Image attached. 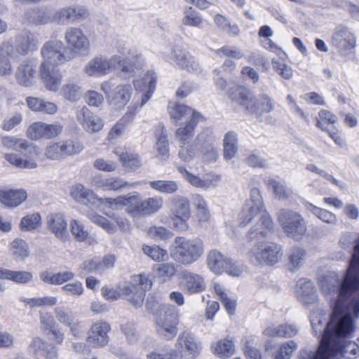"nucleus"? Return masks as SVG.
I'll list each match as a JSON object with an SVG mask.
<instances>
[{"label":"nucleus","instance_id":"f257e3e1","mask_svg":"<svg viewBox=\"0 0 359 359\" xmlns=\"http://www.w3.org/2000/svg\"><path fill=\"white\" fill-rule=\"evenodd\" d=\"M353 250L342 280L335 274H330L319 280L321 292L331 302L332 313L328 322L323 311H315L311 314L313 333L320 339L316 352L308 351L313 355L321 356L324 353H320V350L325 337L332 333L337 335L352 313L359 317V238Z\"/></svg>","mask_w":359,"mask_h":359},{"label":"nucleus","instance_id":"f03ea898","mask_svg":"<svg viewBox=\"0 0 359 359\" xmlns=\"http://www.w3.org/2000/svg\"><path fill=\"white\" fill-rule=\"evenodd\" d=\"M355 318H357L352 313L337 335L332 334L325 337L320 350V353L323 351V358L331 359L338 354H341L346 359H355L359 357L358 344L346 339L354 331Z\"/></svg>","mask_w":359,"mask_h":359},{"label":"nucleus","instance_id":"7ed1b4c3","mask_svg":"<svg viewBox=\"0 0 359 359\" xmlns=\"http://www.w3.org/2000/svg\"><path fill=\"white\" fill-rule=\"evenodd\" d=\"M137 60L138 57L130 60L119 55H114L109 60L97 57L88 62L85 67V72L89 76L104 75L114 69L120 71L126 78H130L135 76V69L142 67V65Z\"/></svg>","mask_w":359,"mask_h":359},{"label":"nucleus","instance_id":"20e7f679","mask_svg":"<svg viewBox=\"0 0 359 359\" xmlns=\"http://www.w3.org/2000/svg\"><path fill=\"white\" fill-rule=\"evenodd\" d=\"M203 252V243L200 239L188 240L184 237H176L170 255L177 262L187 265L198 260Z\"/></svg>","mask_w":359,"mask_h":359},{"label":"nucleus","instance_id":"39448f33","mask_svg":"<svg viewBox=\"0 0 359 359\" xmlns=\"http://www.w3.org/2000/svg\"><path fill=\"white\" fill-rule=\"evenodd\" d=\"M283 255L282 247L273 242H257L248 252L250 262L257 266H273Z\"/></svg>","mask_w":359,"mask_h":359},{"label":"nucleus","instance_id":"423d86ee","mask_svg":"<svg viewBox=\"0 0 359 359\" xmlns=\"http://www.w3.org/2000/svg\"><path fill=\"white\" fill-rule=\"evenodd\" d=\"M228 96L248 111L258 115L269 113L273 108V102L269 97L263 95L259 100H257L252 91H229Z\"/></svg>","mask_w":359,"mask_h":359},{"label":"nucleus","instance_id":"0eeeda50","mask_svg":"<svg viewBox=\"0 0 359 359\" xmlns=\"http://www.w3.org/2000/svg\"><path fill=\"white\" fill-rule=\"evenodd\" d=\"M278 220L287 236L300 240L307 231L306 224L303 217L298 212L289 210H280Z\"/></svg>","mask_w":359,"mask_h":359},{"label":"nucleus","instance_id":"6e6552de","mask_svg":"<svg viewBox=\"0 0 359 359\" xmlns=\"http://www.w3.org/2000/svg\"><path fill=\"white\" fill-rule=\"evenodd\" d=\"M155 323L156 333L161 339L169 341L177 336L178 319L174 307H162L161 313L155 318Z\"/></svg>","mask_w":359,"mask_h":359},{"label":"nucleus","instance_id":"1a4fd4ad","mask_svg":"<svg viewBox=\"0 0 359 359\" xmlns=\"http://www.w3.org/2000/svg\"><path fill=\"white\" fill-rule=\"evenodd\" d=\"M83 148V144L79 141L62 140L50 143L45 149L44 155L50 160H60L67 156L79 154Z\"/></svg>","mask_w":359,"mask_h":359},{"label":"nucleus","instance_id":"9d476101","mask_svg":"<svg viewBox=\"0 0 359 359\" xmlns=\"http://www.w3.org/2000/svg\"><path fill=\"white\" fill-rule=\"evenodd\" d=\"M65 48L61 41H48L43 46L41 54L43 58L41 64L49 67H57L65 63L67 57L64 54Z\"/></svg>","mask_w":359,"mask_h":359},{"label":"nucleus","instance_id":"9b49d317","mask_svg":"<svg viewBox=\"0 0 359 359\" xmlns=\"http://www.w3.org/2000/svg\"><path fill=\"white\" fill-rule=\"evenodd\" d=\"M175 346L178 355H188L192 359L198 356L202 349L201 342L188 331L179 334Z\"/></svg>","mask_w":359,"mask_h":359},{"label":"nucleus","instance_id":"f8f14e48","mask_svg":"<svg viewBox=\"0 0 359 359\" xmlns=\"http://www.w3.org/2000/svg\"><path fill=\"white\" fill-rule=\"evenodd\" d=\"M263 208L262 197L259 189H252L250 201L245 204L240 215V225L246 226L255 217L262 212Z\"/></svg>","mask_w":359,"mask_h":359},{"label":"nucleus","instance_id":"ddd939ff","mask_svg":"<svg viewBox=\"0 0 359 359\" xmlns=\"http://www.w3.org/2000/svg\"><path fill=\"white\" fill-rule=\"evenodd\" d=\"M109 203L122 204L126 205L127 212L133 217L140 218L147 215L144 200H142L139 194L130 196H121L117 198H107Z\"/></svg>","mask_w":359,"mask_h":359},{"label":"nucleus","instance_id":"4468645a","mask_svg":"<svg viewBox=\"0 0 359 359\" xmlns=\"http://www.w3.org/2000/svg\"><path fill=\"white\" fill-rule=\"evenodd\" d=\"M63 126L60 123L48 124L43 122L33 123L27 130L28 136L34 140L52 139L62 133Z\"/></svg>","mask_w":359,"mask_h":359},{"label":"nucleus","instance_id":"2eb2a0df","mask_svg":"<svg viewBox=\"0 0 359 359\" xmlns=\"http://www.w3.org/2000/svg\"><path fill=\"white\" fill-rule=\"evenodd\" d=\"M180 286L185 292L193 294L204 291L206 283L201 275L184 270L180 275Z\"/></svg>","mask_w":359,"mask_h":359},{"label":"nucleus","instance_id":"dca6fc26","mask_svg":"<svg viewBox=\"0 0 359 359\" xmlns=\"http://www.w3.org/2000/svg\"><path fill=\"white\" fill-rule=\"evenodd\" d=\"M111 330L110 325L105 321H97L93 324L88 332L87 342L94 348L105 346L109 341L108 333Z\"/></svg>","mask_w":359,"mask_h":359},{"label":"nucleus","instance_id":"f3484780","mask_svg":"<svg viewBox=\"0 0 359 359\" xmlns=\"http://www.w3.org/2000/svg\"><path fill=\"white\" fill-rule=\"evenodd\" d=\"M76 120L82 128L88 133H96L103 127L102 121L87 107L83 106L77 109Z\"/></svg>","mask_w":359,"mask_h":359},{"label":"nucleus","instance_id":"a211bd4d","mask_svg":"<svg viewBox=\"0 0 359 359\" xmlns=\"http://www.w3.org/2000/svg\"><path fill=\"white\" fill-rule=\"evenodd\" d=\"M332 44L341 53L348 52L354 48L355 39L348 28L337 27L332 37Z\"/></svg>","mask_w":359,"mask_h":359},{"label":"nucleus","instance_id":"6ab92c4d","mask_svg":"<svg viewBox=\"0 0 359 359\" xmlns=\"http://www.w3.org/2000/svg\"><path fill=\"white\" fill-rule=\"evenodd\" d=\"M87 15V10L82 6H69L54 11L55 22L62 25L74 22L86 18Z\"/></svg>","mask_w":359,"mask_h":359},{"label":"nucleus","instance_id":"aec40b11","mask_svg":"<svg viewBox=\"0 0 359 359\" xmlns=\"http://www.w3.org/2000/svg\"><path fill=\"white\" fill-rule=\"evenodd\" d=\"M92 184L97 188L104 191H117L123 188L135 187L140 182L130 183L119 177L103 178L100 175H95L92 179Z\"/></svg>","mask_w":359,"mask_h":359},{"label":"nucleus","instance_id":"412c9836","mask_svg":"<svg viewBox=\"0 0 359 359\" xmlns=\"http://www.w3.org/2000/svg\"><path fill=\"white\" fill-rule=\"evenodd\" d=\"M168 60L174 61L177 66L188 72L196 71L198 67V64L196 62L195 58L189 52L177 46L172 48L170 55Z\"/></svg>","mask_w":359,"mask_h":359},{"label":"nucleus","instance_id":"4be33fe9","mask_svg":"<svg viewBox=\"0 0 359 359\" xmlns=\"http://www.w3.org/2000/svg\"><path fill=\"white\" fill-rule=\"evenodd\" d=\"M65 39L67 45L76 51H88L89 49V41L79 28L68 27Z\"/></svg>","mask_w":359,"mask_h":359},{"label":"nucleus","instance_id":"5701e85b","mask_svg":"<svg viewBox=\"0 0 359 359\" xmlns=\"http://www.w3.org/2000/svg\"><path fill=\"white\" fill-rule=\"evenodd\" d=\"M39 74L47 90H58L62 83V76L56 67H49L46 64H41Z\"/></svg>","mask_w":359,"mask_h":359},{"label":"nucleus","instance_id":"b1692460","mask_svg":"<svg viewBox=\"0 0 359 359\" xmlns=\"http://www.w3.org/2000/svg\"><path fill=\"white\" fill-rule=\"evenodd\" d=\"M48 229L59 239L65 241L69 236L67 221L61 213L53 212L46 217Z\"/></svg>","mask_w":359,"mask_h":359},{"label":"nucleus","instance_id":"393cba45","mask_svg":"<svg viewBox=\"0 0 359 359\" xmlns=\"http://www.w3.org/2000/svg\"><path fill=\"white\" fill-rule=\"evenodd\" d=\"M273 222L271 217L266 212L261 213L259 220L252 227L246 235L248 241L258 240L266 236L267 231L272 229Z\"/></svg>","mask_w":359,"mask_h":359},{"label":"nucleus","instance_id":"a878e982","mask_svg":"<svg viewBox=\"0 0 359 359\" xmlns=\"http://www.w3.org/2000/svg\"><path fill=\"white\" fill-rule=\"evenodd\" d=\"M27 198L25 190L7 189L0 187V203L8 208H14L21 205Z\"/></svg>","mask_w":359,"mask_h":359},{"label":"nucleus","instance_id":"bb28decb","mask_svg":"<svg viewBox=\"0 0 359 359\" xmlns=\"http://www.w3.org/2000/svg\"><path fill=\"white\" fill-rule=\"evenodd\" d=\"M36 73V65L32 60L23 61L17 69L15 78L18 83L25 87L32 85Z\"/></svg>","mask_w":359,"mask_h":359},{"label":"nucleus","instance_id":"cd10ccee","mask_svg":"<svg viewBox=\"0 0 359 359\" xmlns=\"http://www.w3.org/2000/svg\"><path fill=\"white\" fill-rule=\"evenodd\" d=\"M14 46L20 55H26L38 49V40L33 33L26 32L16 36Z\"/></svg>","mask_w":359,"mask_h":359},{"label":"nucleus","instance_id":"c85d7f7f","mask_svg":"<svg viewBox=\"0 0 359 359\" xmlns=\"http://www.w3.org/2000/svg\"><path fill=\"white\" fill-rule=\"evenodd\" d=\"M299 331V327L296 324L285 323L270 325L263 331V334L269 337L292 338L297 335Z\"/></svg>","mask_w":359,"mask_h":359},{"label":"nucleus","instance_id":"c756f323","mask_svg":"<svg viewBox=\"0 0 359 359\" xmlns=\"http://www.w3.org/2000/svg\"><path fill=\"white\" fill-rule=\"evenodd\" d=\"M168 111L170 118L177 123L183 119H190L196 114H201L190 107L179 104L177 102L170 101L168 105Z\"/></svg>","mask_w":359,"mask_h":359},{"label":"nucleus","instance_id":"7c9ffc66","mask_svg":"<svg viewBox=\"0 0 359 359\" xmlns=\"http://www.w3.org/2000/svg\"><path fill=\"white\" fill-rule=\"evenodd\" d=\"M156 142L155 150L156 157L161 161H165L170 156L169 142L168 140L165 128L163 125L159 124L155 130Z\"/></svg>","mask_w":359,"mask_h":359},{"label":"nucleus","instance_id":"2f4dec72","mask_svg":"<svg viewBox=\"0 0 359 359\" xmlns=\"http://www.w3.org/2000/svg\"><path fill=\"white\" fill-rule=\"evenodd\" d=\"M297 286L298 287L297 292L302 297V301L304 304H311L318 300L316 290L311 280L301 278L297 281Z\"/></svg>","mask_w":359,"mask_h":359},{"label":"nucleus","instance_id":"473e14b6","mask_svg":"<svg viewBox=\"0 0 359 359\" xmlns=\"http://www.w3.org/2000/svg\"><path fill=\"white\" fill-rule=\"evenodd\" d=\"M205 121L201 114H196L190 118L187 123L182 124L176 130V136L180 142H189L194 133V130L198 121Z\"/></svg>","mask_w":359,"mask_h":359},{"label":"nucleus","instance_id":"72a5a7b5","mask_svg":"<svg viewBox=\"0 0 359 359\" xmlns=\"http://www.w3.org/2000/svg\"><path fill=\"white\" fill-rule=\"evenodd\" d=\"M205 138V133L199 134L194 143L189 144V142L184 143L180 142L179 157L183 161L189 162L191 161L197 151L201 150L202 140Z\"/></svg>","mask_w":359,"mask_h":359},{"label":"nucleus","instance_id":"f704fd0d","mask_svg":"<svg viewBox=\"0 0 359 359\" xmlns=\"http://www.w3.org/2000/svg\"><path fill=\"white\" fill-rule=\"evenodd\" d=\"M123 297H125L133 306H142L145 297V292L138 287V285L129 283L122 287Z\"/></svg>","mask_w":359,"mask_h":359},{"label":"nucleus","instance_id":"c9c22d12","mask_svg":"<svg viewBox=\"0 0 359 359\" xmlns=\"http://www.w3.org/2000/svg\"><path fill=\"white\" fill-rule=\"evenodd\" d=\"M72 197L78 203L85 205L95 204L96 201L95 194L93 191L84 187L81 184H76L71 189Z\"/></svg>","mask_w":359,"mask_h":359},{"label":"nucleus","instance_id":"e433bc0d","mask_svg":"<svg viewBox=\"0 0 359 359\" xmlns=\"http://www.w3.org/2000/svg\"><path fill=\"white\" fill-rule=\"evenodd\" d=\"M229 259L218 250H212L208 255L207 264L212 272L219 274L224 272V268Z\"/></svg>","mask_w":359,"mask_h":359},{"label":"nucleus","instance_id":"4c0bfd02","mask_svg":"<svg viewBox=\"0 0 359 359\" xmlns=\"http://www.w3.org/2000/svg\"><path fill=\"white\" fill-rule=\"evenodd\" d=\"M306 250L300 247H294L288 255L287 269L294 272L303 266L306 258Z\"/></svg>","mask_w":359,"mask_h":359},{"label":"nucleus","instance_id":"58836bf2","mask_svg":"<svg viewBox=\"0 0 359 359\" xmlns=\"http://www.w3.org/2000/svg\"><path fill=\"white\" fill-rule=\"evenodd\" d=\"M170 215L191 217L189 200L182 196H176L171 201Z\"/></svg>","mask_w":359,"mask_h":359},{"label":"nucleus","instance_id":"ea45409f","mask_svg":"<svg viewBox=\"0 0 359 359\" xmlns=\"http://www.w3.org/2000/svg\"><path fill=\"white\" fill-rule=\"evenodd\" d=\"M157 79V75L154 72L148 71L142 77L133 80L135 90H155Z\"/></svg>","mask_w":359,"mask_h":359},{"label":"nucleus","instance_id":"a19ab883","mask_svg":"<svg viewBox=\"0 0 359 359\" xmlns=\"http://www.w3.org/2000/svg\"><path fill=\"white\" fill-rule=\"evenodd\" d=\"M0 278L11 280L17 283H26L32 278V274L25 271H11L0 268Z\"/></svg>","mask_w":359,"mask_h":359},{"label":"nucleus","instance_id":"79ce46f5","mask_svg":"<svg viewBox=\"0 0 359 359\" xmlns=\"http://www.w3.org/2000/svg\"><path fill=\"white\" fill-rule=\"evenodd\" d=\"M148 184L152 189L165 194H175L179 189L178 184L173 180H154Z\"/></svg>","mask_w":359,"mask_h":359},{"label":"nucleus","instance_id":"37998d69","mask_svg":"<svg viewBox=\"0 0 359 359\" xmlns=\"http://www.w3.org/2000/svg\"><path fill=\"white\" fill-rule=\"evenodd\" d=\"M304 205L307 210L312 212L316 217H317L321 221L332 224H334L337 223V217L331 212L318 208L309 202H305Z\"/></svg>","mask_w":359,"mask_h":359},{"label":"nucleus","instance_id":"c03bdc74","mask_svg":"<svg viewBox=\"0 0 359 359\" xmlns=\"http://www.w3.org/2000/svg\"><path fill=\"white\" fill-rule=\"evenodd\" d=\"M9 251L11 256L17 260L24 259L29 253L26 242L19 238L15 239L11 243Z\"/></svg>","mask_w":359,"mask_h":359},{"label":"nucleus","instance_id":"a18cd8bd","mask_svg":"<svg viewBox=\"0 0 359 359\" xmlns=\"http://www.w3.org/2000/svg\"><path fill=\"white\" fill-rule=\"evenodd\" d=\"M107 101L116 109L123 107L130 98L129 91H107Z\"/></svg>","mask_w":359,"mask_h":359},{"label":"nucleus","instance_id":"49530a36","mask_svg":"<svg viewBox=\"0 0 359 359\" xmlns=\"http://www.w3.org/2000/svg\"><path fill=\"white\" fill-rule=\"evenodd\" d=\"M237 135L235 133L228 132L224 139V156L226 159L232 158L237 153Z\"/></svg>","mask_w":359,"mask_h":359},{"label":"nucleus","instance_id":"de8ad7c7","mask_svg":"<svg viewBox=\"0 0 359 359\" xmlns=\"http://www.w3.org/2000/svg\"><path fill=\"white\" fill-rule=\"evenodd\" d=\"M211 347L214 353L220 358H229L234 353L233 342L229 339L221 340Z\"/></svg>","mask_w":359,"mask_h":359},{"label":"nucleus","instance_id":"09e8293b","mask_svg":"<svg viewBox=\"0 0 359 359\" xmlns=\"http://www.w3.org/2000/svg\"><path fill=\"white\" fill-rule=\"evenodd\" d=\"M202 18L198 12L192 7H187L184 11V17L182 23L184 25L195 27H201Z\"/></svg>","mask_w":359,"mask_h":359},{"label":"nucleus","instance_id":"8fccbe9b","mask_svg":"<svg viewBox=\"0 0 359 359\" xmlns=\"http://www.w3.org/2000/svg\"><path fill=\"white\" fill-rule=\"evenodd\" d=\"M41 215L38 212L23 217L20 223L22 231H30L36 229L41 226Z\"/></svg>","mask_w":359,"mask_h":359},{"label":"nucleus","instance_id":"3c124183","mask_svg":"<svg viewBox=\"0 0 359 359\" xmlns=\"http://www.w3.org/2000/svg\"><path fill=\"white\" fill-rule=\"evenodd\" d=\"M51 344L42 340L39 337H34L29 346V352L37 358H43L46 351L50 347Z\"/></svg>","mask_w":359,"mask_h":359},{"label":"nucleus","instance_id":"603ef678","mask_svg":"<svg viewBox=\"0 0 359 359\" xmlns=\"http://www.w3.org/2000/svg\"><path fill=\"white\" fill-rule=\"evenodd\" d=\"M120 161L123 167L132 171L139 169L142 165L140 156L137 154L123 153L120 157Z\"/></svg>","mask_w":359,"mask_h":359},{"label":"nucleus","instance_id":"864d4df0","mask_svg":"<svg viewBox=\"0 0 359 359\" xmlns=\"http://www.w3.org/2000/svg\"><path fill=\"white\" fill-rule=\"evenodd\" d=\"M54 314L56 320L66 326L71 325L72 322L74 320V313L66 306H60L55 308Z\"/></svg>","mask_w":359,"mask_h":359},{"label":"nucleus","instance_id":"5fc2aeb1","mask_svg":"<svg viewBox=\"0 0 359 359\" xmlns=\"http://www.w3.org/2000/svg\"><path fill=\"white\" fill-rule=\"evenodd\" d=\"M121 330L124 334L128 343L134 344L139 340V332L135 323L126 322L122 324L121 325Z\"/></svg>","mask_w":359,"mask_h":359},{"label":"nucleus","instance_id":"6e6d98bb","mask_svg":"<svg viewBox=\"0 0 359 359\" xmlns=\"http://www.w3.org/2000/svg\"><path fill=\"white\" fill-rule=\"evenodd\" d=\"M5 158L11 164L19 168L34 169L37 167V163L33 159H22L15 154H7Z\"/></svg>","mask_w":359,"mask_h":359},{"label":"nucleus","instance_id":"4d7b16f0","mask_svg":"<svg viewBox=\"0 0 359 359\" xmlns=\"http://www.w3.org/2000/svg\"><path fill=\"white\" fill-rule=\"evenodd\" d=\"M142 251L145 255L156 262L164 261L168 257L167 251L157 245H143Z\"/></svg>","mask_w":359,"mask_h":359},{"label":"nucleus","instance_id":"13d9d810","mask_svg":"<svg viewBox=\"0 0 359 359\" xmlns=\"http://www.w3.org/2000/svg\"><path fill=\"white\" fill-rule=\"evenodd\" d=\"M266 184L273 189V193L279 199H287L289 194L287 191L285 185L274 179H269Z\"/></svg>","mask_w":359,"mask_h":359},{"label":"nucleus","instance_id":"bf43d9fd","mask_svg":"<svg viewBox=\"0 0 359 359\" xmlns=\"http://www.w3.org/2000/svg\"><path fill=\"white\" fill-rule=\"evenodd\" d=\"M297 348V344L292 340L283 343L275 359H290L292 353Z\"/></svg>","mask_w":359,"mask_h":359},{"label":"nucleus","instance_id":"052dcab7","mask_svg":"<svg viewBox=\"0 0 359 359\" xmlns=\"http://www.w3.org/2000/svg\"><path fill=\"white\" fill-rule=\"evenodd\" d=\"M176 273L174 264L163 263L158 264L156 269V275L161 278L163 281L170 280Z\"/></svg>","mask_w":359,"mask_h":359},{"label":"nucleus","instance_id":"680f3d73","mask_svg":"<svg viewBox=\"0 0 359 359\" xmlns=\"http://www.w3.org/2000/svg\"><path fill=\"white\" fill-rule=\"evenodd\" d=\"M201 150L203 154L204 158L207 161H215L217 158V150L208 140L205 134L204 140H202Z\"/></svg>","mask_w":359,"mask_h":359},{"label":"nucleus","instance_id":"e2e57ef3","mask_svg":"<svg viewBox=\"0 0 359 359\" xmlns=\"http://www.w3.org/2000/svg\"><path fill=\"white\" fill-rule=\"evenodd\" d=\"M72 234L78 241H83L88 236V232L84 229L82 224L79 223L76 220H72L70 222Z\"/></svg>","mask_w":359,"mask_h":359},{"label":"nucleus","instance_id":"0e129e2a","mask_svg":"<svg viewBox=\"0 0 359 359\" xmlns=\"http://www.w3.org/2000/svg\"><path fill=\"white\" fill-rule=\"evenodd\" d=\"M170 218L175 229L180 231H186L189 229L188 220L190 218L189 217L170 214Z\"/></svg>","mask_w":359,"mask_h":359},{"label":"nucleus","instance_id":"69168bd1","mask_svg":"<svg viewBox=\"0 0 359 359\" xmlns=\"http://www.w3.org/2000/svg\"><path fill=\"white\" fill-rule=\"evenodd\" d=\"M144 201L148 216L158 212L163 204V200L161 197L148 198Z\"/></svg>","mask_w":359,"mask_h":359},{"label":"nucleus","instance_id":"338daca9","mask_svg":"<svg viewBox=\"0 0 359 359\" xmlns=\"http://www.w3.org/2000/svg\"><path fill=\"white\" fill-rule=\"evenodd\" d=\"M149 236L156 240H164L169 238L172 233L163 226H153L148 231Z\"/></svg>","mask_w":359,"mask_h":359},{"label":"nucleus","instance_id":"774afa93","mask_svg":"<svg viewBox=\"0 0 359 359\" xmlns=\"http://www.w3.org/2000/svg\"><path fill=\"white\" fill-rule=\"evenodd\" d=\"M178 354L175 349L154 351L148 355V359H177Z\"/></svg>","mask_w":359,"mask_h":359}]
</instances>
